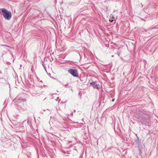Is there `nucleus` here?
Here are the masks:
<instances>
[{
  "mask_svg": "<svg viewBox=\"0 0 158 158\" xmlns=\"http://www.w3.org/2000/svg\"><path fill=\"white\" fill-rule=\"evenodd\" d=\"M0 13L7 20H10L11 17V12L5 8H2L0 10Z\"/></svg>",
  "mask_w": 158,
  "mask_h": 158,
  "instance_id": "nucleus-1",
  "label": "nucleus"
},
{
  "mask_svg": "<svg viewBox=\"0 0 158 158\" xmlns=\"http://www.w3.org/2000/svg\"><path fill=\"white\" fill-rule=\"evenodd\" d=\"M42 65L43 66V67L44 69H45V70L46 71V67H45V65L44 64V63H43H43H42Z\"/></svg>",
  "mask_w": 158,
  "mask_h": 158,
  "instance_id": "nucleus-5",
  "label": "nucleus"
},
{
  "mask_svg": "<svg viewBox=\"0 0 158 158\" xmlns=\"http://www.w3.org/2000/svg\"><path fill=\"white\" fill-rule=\"evenodd\" d=\"M17 108L21 111H25L27 109V107L24 105L23 102H19L17 105Z\"/></svg>",
  "mask_w": 158,
  "mask_h": 158,
  "instance_id": "nucleus-2",
  "label": "nucleus"
},
{
  "mask_svg": "<svg viewBox=\"0 0 158 158\" xmlns=\"http://www.w3.org/2000/svg\"><path fill=\"white\" fill-rule=\"evenodd\" d=\"M112 57H114V55H112Z\"/></svg>",
  "mask_w": 158,
  "mask_h": 158,
  "instance_id": "nucleus-7",
  "label": "nucleus"
},
{
  "mask_svg": "<svg viewBox=\"0 0 158 158\" xmlns=\"http://www.w3.org/2000/svg\"><path fill=\"white\" fill-rule=\"evenodd\" d=\"M118 55L119 56V55H120L119 54H118Z\"/></svg>",
  "mask_w": 158,
  "mask_h": 158,
  "instance_id": "nucleus-8",
  "label": "nucleus"
},
{
  "mask_svg": "<svg viewBox=\"0 0 158 158\" xmlns=\"http://www.w3.org/2000/svg\"><path fill=\"white\" fill-rule=\"evenodd\" d=\"M69 72L73 77H78V75L76 70L70 69L68 70Z\"/></svg>",
  "mask_w": 158,
  "mask_h": 158,
  "instance_id": "nucleus-3",
  "label": "nucleus"
},
{
  "mask_svg": "<svg viewBox=\"0 0 158 158\" xmlns=\"http://www.w3.org/2000/svg\"><path fill=\"white\" fill-rule=\"evenodd\" d=\"M91 85L94 88H97L98 87L97 85L95 82H92L91 83Z\"/></svg>",
  "mask_w": 158,
  "mask_h": 158,
  "instance_id": "nucleus-4",
  "label": "nucleus"
},
{
  "mask_svg": "<svg viewBox=\"0 0 158 158\" xmlns=\"http://www.w3.org/2000/svg\"><path fill=\"white\" fill-rule=\"evenodd\" d=\"M2 45V46H6V45Z\"/></svg>",
  "mask_w": 158,
  "mask_h": 158,
  "instance_id": "nucleus-6",
  "label": "nucleus"
}]
</instances>
